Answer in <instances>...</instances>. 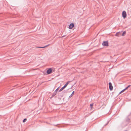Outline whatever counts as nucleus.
Segmentation results:
<instances>
[{"mask_svg": "<svg viewBox=\"0 0 131 131\" xmlns=\"http://www.w3.org/2000/svg\"><path fill=\"white\" fill-rule=\"evenodd\" d=\"M71 81H68V82H67L59 90L58 92H60L62 91V90H63L64 88H65L67 87V86L69 84V83H70Z\"/></svg>", "mask_w": 131, "mask_h": 131, "instance_id": "1", "label": "nucleus"}, {"mask_svg": "<svg viewBox=\"0 0 131 131\" xmlns=\"http://www.w3.org/2000/svg\"><path fill=\"white\" fill-rule=\"evenodd\" d=\"M59 88V87L56 90L54 91V92L52 94L51 96L50 97V99H51L54 97L55 95H56L57 93V91L58 90V89Z\"/></svg>", "mask_w": 131, "mask_h": 131, "instance_id": "2", "label": "nucleus"}, {"mask_svg": "<svg viewBox=\"0 0 131 131\" xmlns=\"http://www.w3.org/2000/svg\"><path fill=\"white\" fill-rule=\"evenodd\" d=\"M52 72V70L51 68H49L47 71L46 73L48 74H49Z\"/></svg>", "mask_w": 131, "mask_h": 131, "instance_id": "3", "label": "nucleus"}, {"mask_svg": "<svg viewBox=\"0 0 131 131\" xmlns=\"http://www.w3.org/2000/svg\"><path fill=\"white\" fill-rule=\"evenodd\" d=\"M68 89L67 90H64L59 95V96L61 97H62L63 96L64 94V93L67 92V91L68 90Z\"/></svg>", "mask_w": 131, "mask_h": 131, "instance_id": "4", "label": "nucleus"}, {"mask_svg": "<svg viewBox=\"0 0 131 131\" xmlns=\"http://www.w3.org/2000/svg\"><path fill=\"white\" fill-rule=\"evenodd\" d=\"M102 45L104 46H108V41H103L102 43Z\"/></svg>", "mask_w": 131, "mask_h": 131, "instance_id": "5", "label": "nucleus"}, {"mask_svg": "<svg viewBox=\"0 0 131 131\" xmlns=\"http://www.w3.org/2000/svg\"><path fill=\"white\" fill-rule=\"evenodd\" d=\"M109 85V88L110 91H112L113 89V86L112 85V84L111 82H110L108 83Z\"/></svg>", "mask_w": 131, "mask_h": 131, "instance_id": "6", "label": "nucleus"}, {"mask_svg": "<svg viewBox=\"0 0 131 131\" xmlns=\"http://www.w3.org/2000/svg\"><path fill=\"white\" fill-rule=\"evenodd\" d=\"M122 16L124 18H125L126 17V13L125 11H123L122 12Z\"/></svg>", "mask_w": 131, "mask_h": 131, "instance_id": "7", "label": "nucleus"}, {"mask_svg": "<svg viewBox=\"0 0 131 131\" xmlns=\"http://www.w3.org/2000/svg\"><path fill=\"white\" fill-rule=\"evenodd\" d=\"M122 32H117L115 36L118 37H119L121 36H122Z\"/></svg>", "mask_w": 131, "mask_h": 131, "instance_id": "8", "label": "nucleus"}, {"mask_svg": "<svg viewBox=\"0 0 131 131\" xmlns=\"http://www.w3.org/2000/svg\"><path fill=\"white\" fill-rule=\"evenodd\" d=\"M74 27V24L73 23H71L70 25L69 28L70 29H72Z\"/></svg>", "mask_w": 131, "mask_h": 131, "instance_id": "9", "label": "nucleus"}, {"mask_svg": "<svg viewBox=\"0 0 131 131\" xmlns=\"http://www.w3.org/2000/svg\"><path fill=\"white\" fill-rule=\"evenodd\" d=\"M74 93V91H73L71 93V95L69 96V98H71V97H72L73 96V95Z\"/></svg>", "mask_w": 131, "mask_h": 131, "instance_id": "10", "label": "nucleus"}, {"mask_svg": "<svg viewBox=\"0 0 131 131\" xmlns=\"http://www.w3.org/2000/svg\"><path fill=\"white\" fill-rule=\"evenodd\" d=\"M130 119L128 118H126V122H127L128 123H129V121H130Z\"/></svg>", "mask_w": 131, "mask_h": 131, "instance_id": "11", "label": "nucleus"}, {"mask_svg": "<svg viewBox=\"0 0 131 131\" xmlns=\"http://www.w3.org/2000/svg\"><path fill=\"white\" fill-rule=\"evenodd\" d=\"M126 33V32L125 31L123 32V33H122V36H124L125 35Z\"/></svg>", "mask_w": 131, "mask_h": 131, "instance_id": "12", "label": "nucleus"}, {"mask_svg": "<svg viewBox=\"0 0 131 131\" xmlns=\"http://www.w3.org/2000/svg\"><path fill=\"white\" fill-rule=\"evenodd\" d=\"M93 103H92V104H90V106L91 108V109L92 108V107H93Z\"/></svg>", "mask_w": 131, "mask_h": 131, "instance_id": "13", "label": "nucleus"}, {"mask_svg": "<svg viewBox=\"0 0 131 131\" xmlns=\"http://www.w3.org/2000/svg\"><path fill=\"white\" fill-rule=\"evenodd\" d=\"M125 91V90L124 89L123 90H122V91H121L119 93V94H121V93H122V92H124Z\"/></svg>", "mask_w": 131, "mask_h": 131, "instance_id": "14", "label": "nucleus"}, {"mask_svg": "<svg viewBox=\"0 0 131 131\" xmlns=\"http://www.w3.org/2000/svg\"><path fill=\"white\" fill-rule=\"evenodd\" d=\"M27 119L26 118H24L23 120V123H25V122L26 121H27Z\"/></svg>", "mask_w": 131, "mask_h": 131, "instance_id": "15", "label": "nucleus"}, {"mask_svg": "<svg viewBox=\"0 0 131 131\" xmlns=\"http://www.w3.org/2000/svg\"><path fill=\"white\" fill-rule=\"evenodd\" d=\"M50 44H48L47 45L42 47V48H46Z\"/></svg>", "mask_w": 131, "mask_h": 131, "instance_id": "16", "label": "nucleus"}, {"mask_svg": "<svg viewBox=\"0 0 131 131\" xmlns=\"http://www.w3.org/2000/svg\"><path fill=\"white\" fill-rule=\"evenodd\" d=\"M34 48H42V47H35Z\"/></svg>", "mask_w": 131, "mask_h": 131, "instance_id": "17", "label": "nucleus"}, {"mask_svg": "<svg viewBox=\"0 0 131 131\" xmlns=\"http://www.w3.org/2000/svg\"><path fill=\"white\" fill-rule=\"evenodd\" d=\"M128 88V87H127V86L125 89H124L125 90H126Z\"/></svg>", "mask_w": 131, "mask_h": 131, "instance_id": "18", "label": "nucleus"}, {"mask_svg": "<svg viewBox=\"0 0 131 131\" xmlns=\"http://www.w3.org/2000/svg\"><path fill=\"white\" fill-rule=\"evenodd\" d=\"M128 88V87H127V86L125 89H124L125 90H126Z\"/></svg>", "mask_w": 131, "mask_h": 131, "instance_id": "19", "label": "nucleus"}, {"mask_svg": "<svg viewBox=\"0 0 131 131\" xmlns=\"http://www.w3.org/2000/svg\"><path fill=\"white\" fill-rule=\"evenodd\" d=\"M130 85H128V86H127V87H128V88H129L130 86Z\"/></svg>", "mask_w": 131, "mask_h": 131, "instance_id": "20", "label": "nucleus"}, {"mask_svg": "<svg viewBox=\"0 0 131 131\" xmlns=\"http://www.w3.org/2000/svg\"><path fill=\"white\" fill-rule=\"evenodd\" d=\"M108 122H107V124H106L105 125H107L108 124Z\"/></svg>", "mask_w": 131, "mask_h": 131, "instance_id": "21", "label": "nucleus"}, {"mask_svg": "<svg viewBox=\"0 0 131 131\" xmlns=\"http://www.w3.org/2000/svg\"><path fill=\"white\" fill-rule=\"evenodd\" d=\"M124 131H127V130H125Z\"/></svg>", "mask_w": 131, "mask_h": 131, "instance_id": "22", "label": "nucleus"}, {"mask_svg": "<svg viewBox=\"0 0 131 131\" xmlns=\"http://www.w3.org/2000/svg\"><path fill=\"white\" fill-rule=\"evenodd\" d=\"M130 114H131V113H130Z\"/></svg>", "mask_w": 131, "mask_h": 131, "instance_id": "23", "label": "nucleus"}]
</instances>
